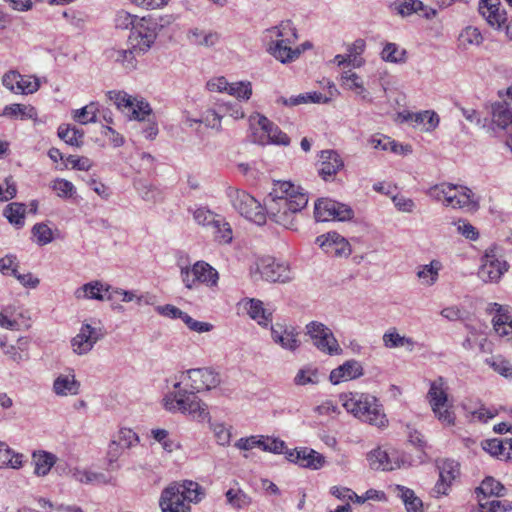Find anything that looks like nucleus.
<instances>
[{
	"label": "nucleus",
	"instance_id": "473e14b6",
	"mask_svg": "<svg viewBox=\"0 0 512 512\" xmlns=\"http://www.w3.org/2000/svg\"><path fill=\"white\" fill-rule=\"evenodd\" d=\"M187 38L194 45L210 48L218 43L220 35L214 31L193 28L188 31Z\"/></svg>",
	"mask_w": 512,
	"mask_h": 512
},
{
	"label": "nucleus",
	"instance_id": "f03ea898",
	"mask_svg": "<svg viewBox=\"0 0 512 512\" xmlns=\"http://www.w3.org/2000/svg\"><path fill=\"white\" fill-rule=\"evenodd\" d=\"M158 33L148 26L140 24L135 27L133 34L128 37V48H110L105 51L106 57L125 71L131 72L137 68V57L145 54L154 44Z\"/></svg>",
	"mask_w": 512,
	"mask_h": 512
},
{
	"label": "nucleus",
	"instance_id": "1a4fd4ad",
	"mask_svg": "<svg viewBox=\"0 0 512 512\" xmlns=\"http://www.w3.org/2000/svg\"><path fill=\"white\" fill-rule=\"evenodd\" d=\"M313 344L321 352L329 355H338L342 351L332 331L321 322L312 321L306 326Z\"/></svg>",
	"mask_w": 512,
	"mask_h": 512
},
{
	"label": "nucleus",
	"instance_id": "4468645a",
	"mask_svg": "<svg viewBox=\"0 0 512 512\" xmlns=\"http://www.w3.org/2000/svg\"><path fill=\"white\" fill-rule=\"evenodd\" d=\"M505 271H507L506 262L498 260L493 249L487 250L482 257L478 277L484 282H496Z\"/></svg>",
	"mask_w": 512,
	"mask_h": 512
},
{
	"label": "nucleus",
	"instance_id": "7c9ffc66",
	"mask_svg": "<svg viewBox=\"0 0 512 512\" xmlns=\"http://www.w3.org/2000/svg\"><path fill=\"white\" fill-rule=\"evenodd\" d=\"M395 492L402 500L407 512H423V502L412 489L396 485Z\"/></svg>",
	"mask_w": 512,
	"mask_h": 512
},
{
	"label": "nucleus",
	"instance_id": "c756f323",
	"mask_svg": "<svg viewBox=\"0 0 512 512\" xmlns=\"http://www.w3.org/2000/svg\"><path fill=\"white\" fill-rule=\"evenodd\" d=\"M80 383L74 375H59L53 383V391L58 396L77 395Z\"/></svg>",
	"mask_w": 512,
	"mask_h": 512
},
{
	"label": "nucleus",
	"instance_id": "423d86ee",
	"mask_svg": "<svg viewBox=\"0 0 512 512\" xmlns=\"http://www.w3.org/2000/svg\"><path fill=\"white\" fill-rule=\"evenodd\" d=\"M426 193L436 201H443L446 207L472 209L476 206L473 192L467 187L441 183L430 187Z\"/></svg>",
	"mask_w": 512,
	"mask_h": 512
},
{
	"label": "nucleus",
	"instance_id": "3c124183",
	"mask_svg": "<svg viewBox=\"0 0 512 512\" xmlns=\"http://www.w3.org/2000/svg\"><path fill=\"white\" fill-rule=\"evenodd\" d=\"M227 503L234 508H244L251 504V497L241 489H229L226 494Z\"/></svg>",
	"mask_w": 512,
	"mask_h": 512
},
{
	"label": "nucleus",
	"instance_id": "58836bf2",
	"mask_svg": "<svg viewBox=\"0 0 512 512\" xmlns=\"http://www.w3.org/2000/svg\"><path fill=\"white\" fill-rule=\"evenodd\" d=\"M22 454L15 453L5 442L0 441V468L19 469L22 467Z\"/></svg>",
	"mask_w": 512,
	"mask_h": 512
},
{
	"label": "nucleus",
	"instance_id": "603ef678",
	"mask_svg": "<svg viewBox=\"0 0 512 512\" xmlns=\"http://www.w3.org/2000/svg\"><path fill=\"white\" fill-rule=\"evenodd\" d=\"M107 96L115 103L119 110L127 113H130L131 108H133V102L136 101L127 93L122 91H109Z\"/></svg>",
	"mask_w": 512,
	"mask_h": 512
},
{
	"label": "nucleus",
	"instance_id": "e433bc0d",
	"mask_svg": "<svg viewBox=\"0 0 512 512\" xmlns=\"http://www.w3.org/2000/svg\"><path fill=\"white\" fill-rule=\"evenodd\" d=\"M494 305L498 307L497 314L492 320L495 332L501 337L512 336V315L503 312L502 306L497 303Z\"/></svg>",
	"mask_w": 512,
	"mask_h": 512
},
{
	"label": "nucleus",
	"instance_id": "4be33fe9",
	"mask_svg": "<svg viewBox=\"0 0 512 512\" xmlns=\"http://www.w3.org/2000/svg\"><path fill=\"white\" fill-rule=\"evenodd\" d=\"M492 121L499 128L506 130V144L512 150V107L507 103H497L492 107Z\"/></svg>",
	"mask_w": 512,
	"mask_h": 512
},
{
	"label": "nucleus",
	"instance_id": "0e129e2a",
	"mask_svg": "<svg viewBox=\"0 0 512 512\" xmlns=\"http://www.w3.org/2000/svg\"><path fill=\"white\" fill-rule=\"evenodd\" d=\"M483 449L485 451H487L492 456L498 457L500 459H504V455H505L504 439L503 440H498V439L486 440L483 443Z\"/></svg>",
	"mask_w": 512,
	"mask_h": 512
},
{
	"label": "nucleus",
	"instance_id": "393cba45",
	"mask_svg": "<svg viewBox=\"0 0 512 512\" xmlns=\"http://www.w3.org/2000/svg\"><path fill=\"white\" fill-rule=\"evenodd\" d=\"M143 24L144 26H148L154 32H157L158 24L151 18H138L135 15H132L126 11H119L115 18V25L120 29H128L131 28L130 34H133L135 31V27Z\"/></svg>",
	"mask_w": 512,
	"mask_h": 512
},
{
	"label": "nucleus",
	"instance_id": "9d476101",
	"mask_svg": "<svg viewBox=\"0 0 512 512\" xmlns=\"http://www.w3.org/2000/svg\"><path fill=\"white\" fill-rule=\"evenodd\" d=\"M353 215V210L348 205L335 200L321 199L315 203L314 217L318 222H324L330 219L346 221L350 220Z\"/></svg>",
	"mask_w": 512,
	"mask_h": 512
},
{
	"label": "nucleus",
	"instance_id": "f257e3e1",
	"mask_svg": "<svg viewBox=\"0 0 512 512\" xmlns=\"http://www.w3.org/2000/svg\"><path fill=\"white\" fill-rule=\"evenodd\" d=\"M308 204V196L290 181H274L272 190L264 198L265 215L287 229H293L295 220Z\"/></svg>",
	"mask_w": 512,
	"mask_h": 512
},
{
	"label": "nucleus",
	"instance_id": "a18cd8bd",
	"mask_svg": "<svg viewBox=\"0 0 512 512\" xmlns=\"http://www.w3.org/2000/svg\"><path fill=\"white\" fill-rule=\"evenodd\" d=\"M301 467L310 469H320L325 463V458L313 449L301 448Z\"/></svg>",
	"mask_w": 512,
	"mask_h": 512
},
{
	"label": "nucleus",
	"instance_id": "37998d69",
	"mask_svg": "<svg viewBox=\"0 0 512 512\" xmlns=\"http://www.w3.org/2000/svg\"><path fill=\"white\" fill-rule=\"evenodd\" d=\"M270 39L291 38L295 42L298 38L295 27L291 21H283L278 26L272 27L266 31Z\"/></svg>",
	"mask_w": 512,
	"mask_h": 512
},
{
	"label": "nucleus",
	"instance_id": "680f3d73",
	"mask_svg": "<svg viewBox=\"0 0 512 512\" xmlns=\"http://www.w3.org/2000/svg\"><path fill=\"white\" fill-rule=\"evenodd\" d=\"M114 438H116L117 443L126 449H129L139 443L138 435L129 428L120 429Z\"/></svg>",
	"mask_w": 512,
	"mask_h": 512
},
{
	"label": "nucleus",
	"instance_id": "338daca9",
	"mask_svg": "<svg viewBox=\"0 0 512 512\" xmlns=\"http://www.w3.org/2000/svg\"><path fill=\"white\" fill-rule=\"evenodd\" d=\"M152 109L148 102L140 100L135 103L133 102V108H131L130 113L131 118L136 120H145V116L150 115Z\"/></svg>",
	"mask_w": 512,
	"mask_h": 512
},
{
	"label": "nucleus",
	"instance_id": "aec40b11",
	"mask_svg": "<svg viewBox=\"0 0 512 512\" xmlns=\"http://www.w3.org/2000/svg\"><path fill=\"white\" fill-rule=\"evenodd\" d=\"M257 119V124L261 130L266 134L267 143L287 146L290 143V138L284 133L277 125L271 122L267 117L257 114L255 117L251 116L250 121L253 122Z\"/></svg>",
	"mask_w": 512,
	"mask_h": 512
},
{
	"label": "nucleus",
	"instance_id": "9b49d317",
	"mask_svg": "<svg viewBox=\"0 0 512 512\" xmlns=\"http://www.w3.org/2000/svg\"><path fill=\"white\" fill-rule=\"evenodd\" d=\"M251 273L254 274L253 271ZM255 273H259L261 278L268 282L285 283L291 279L289 266L276 261L273 257L261 258L257 262Z\"/></svg>",
	"mask_w": 512,
	"mask_h": 512
},
{
	"label": "nucleus",
	"instance_id": "774afa93",
	"mask_svg": "<svg viewBox=\"0 0 512 512\" xmlns=\"http://www.w3.org/2000/svg\"><path fill=\"white\" fill-rule=\"evenodd\" d=\"M493 370L506 378H512V367L507 360L497 358L488 362Z\"/></svg>",
	"mask_w": 512,
	"mask_h": 512
},
{
	"label": "nucleus",
	"instance_id": "6e6d98bb",
	"mask_svg": "<svg viewBox=\"0 0 512 512\" xmlns=\"http://www.w3.org/2000/svg\"><path fill=\"white\" fill-rule=\"evenodd\" d=\"M152 437L162 445V448L167 452H173L180 448V444L173 439L169 438V433L165 429H153L151 431Z\"/></svg>",
	"mask_w": 512,
	"mask_h": 512
},
{
	"label": "nucleus",
	"instance_id": "2eb2a0df",
	"mask_svg": "<svg viewBox=\"0 0 512 512\" xmlns=\"http://www.w3.org/2000/svg\"><path fill=\"white\" fill-rule=\"evenodd\" d=\"M2 84L14 93L32 94L36 92L40 83L34 76L24 77L17 71H8L2 77Z\"/></svg>",
	"mask_w": 512,
	"mask_h": 512
},
{
	"label": "nucleus",
	"instance_id": "052dcab7",
	"mask_svg": "<svg viewBox=\"0 0 512 512\" xmlns=\"http://www.w3.org/2000/svg\"><path fill=\"white\" fill-rule=\"evenodd\" d=\"M260 443L262 444L259 447L263 451L271 452L274 454H282L286 449L285 442L278 438L260 436Z\"/></svg>",
	"mask_w": 512,
	"mask_h": 512
},
{
	"label": "nucleus",
	"instance_id": "5fc2aeb1",
	"mask_svg": "<svg viewBox=\"0 0 512 512\" xmlns=\"http://www.w3.org/2000/svg\"><path fill=\"white\" fill-rule=\"evenodd\" d=\"M329 93L330 96L323 95L319 92H307L298 95L299 104H307V103H328L333 96V92H337V89L334 84L329 85Z\"/></svg>",
	"mask_w": 512,
	"mask_h": 512
},
{
	"label": "nucleus",
	"instance_id": "f8f14e48",
	"mask_svg": "<svg viewBox=\"0 0 512 512\" xmlns=\"http://www.w3.org/2000/svg\"><path fill=\"white\" fill-rule=\"evenodd\" d=\"M104 336L105 331L101 327H94L84 323L79 333L71 340L73 351L78 355L87 354Z\"/></svg>",
	"mask_w": 512,
	"mask_h": 512
},
{
	"label": "nucleus",
	"instance_id": "4d7b16f0",
	"mask_svg": "<svg viewBox=\"0 0 512 512\" xmlns=\"http://www.w3.org/2000/svg\"><path fill=\"white\" fill-rule=\"evenodd\" d=\"M227 93L237 99L248 100L252 95V86L250 82L229 83Z\"/></svg>",
	"mask_w": 512,
	"mask_h": 512
},
{
	"label": "nucleus",
	"instance_id": "b1692460",
	"mask_svg": "<svg viewBox=\"0 0 512 512\" xmlns=\"http://www.w3.org/2000/svg\"><path fill=\"white\" fill-rule=\"evenodd\" d=\"M363 375V367L357 360H348L330 372L329 379L336 385L342 381L356 379Z\"/></svg>",
	"mask_w": 512,
	"mask_h": 512
},
{
	"label": "nucleus",
	"instance_id": "39448f33",
	"mask_svg": "<svg viewBox=\"0 0 512 512\" xmlns=\"http://www.w3.org/2000/svg\"><path fill=\"white\" fill-rule=\"evenodd\" d=\"M180 385V381L176 382L174 388L177 389V391L165 397L166 409L188 413L199 421L209 419L207 405L196 395L198 391L193 389H181Z\"/></svg>",
	"mask_w": 512,
	"mask_h": 512
},
{
	"label": "nucleus",
	"instance_id": "c9c22d12",
	"mask_svg": "<svg viewBox=\"0 0 512 512\" xmlns=\"http://www.w3.org/2000/svg\"><path fill=\"white\" fill-rule=\"evenodd\" d=\"M397 12L402 16H409L419 11H424L423 16L430 19L436 14L434 9H427L420 0H402L396 6Z\"/></svg>",
	"mask_w": 512,
	"mask_h": 512
},
{
	"label": "nucleus",
	"instance_id": "79ce46f5",
	"mask_svg": "<svg viewBox=\"0 0 512 512\" xmlns=\"http://www.w3.org/2000/svg\"><path fill=\"white\" fill-rule=\"evenodd\" d=\"M58 137L64 140L68 145L80 147L83 144L84 132L75 126L62 124L58 128Z\"/></svg>",
	"mask_w": 512,
	"mask_h": 512
},
{
	"label": "nucleus",
	"instance_id": "4c0bfd02",
	"mask_svg": "<svg viewBox=\"0 0 512 512\" xmlns=\"http://www.w3.org/2000/svg\"><path fill=\"white\" fill-rule=\"evenodd\" d=\"M25 214L26 205L19 202L10 203L3 210V215L7 218L9 223L18 229L24 226Z\"/></svg>",
	"mask_w": 512,
	"mask_h": 512
},
{
	"label": "nucleus",
	"instance_id": "bb28decb",
	"mask_svg": "<svg viewBox=\"0 0 512 512\" xmlns=\"http://www.w3.org/2000/svg\"><path fill=\"white\" fill-rule=\"evenodd\" d=\"M248 315L260 326H268L272 322V312L265 309L263 302L255 298H246L242 301Z\"/></svg>",
	"mask_w": 512,
	"mask_h": 512
},
{
	"label": "nucleus",
	"instance_id": "e2e57ef3",
	"mask_svg": "<svg viewBox=\"0 0 512 512\" xmlns=\"http://www.w3.org/2000/svg\"><path fill=\"white\" fill-rule=\"evenodd\" d=\"M73 476L77 481L86 484L93 482L107 484L110 482L103 473L76 470Z\"/></svg>",
	"mask_w": 512,
	"mask_h": 512
},
{
	"label": "nucleus",
	"instance_id": "2f4dec72",
	"mask_svg": "<svg viewBox=\"0 0 512 512\" xmlns=\"http://www.w3.org/2000/svg\"><path fill=\"white\" fill-rule=\"evenodd\" d=\"M193 275L197 282L209 286H215L219 279L217 270L204 261H198L193 265Z\"/></svg>",
	"mask_w": 512,
	"mask_h": 512
},
{
	"label": "nucleus",
	"instance_id": "c85d7f7f",
	"mask_svg": "<svg viewBox=\"0 0 512 512\" xmlns=\"http://www.w3.org/2000/svg\"><path fill=\"white\" fill-rule=\"evenodd\" d=\"M382 339L384 346L389 349L405 347L407 351L412 352L416 345L413 338L401 336L396 328L386 331Z\"/></svg>",
	"mask_w": 512,
	"mask_h": 512
},
{
	"label": "nucleus",
	"instance_id": "20e7f679",
	"mask_svg": "<svg viewBox=\"0 0 512 512\" xmlns=\"http://www.w3.org/2000/svg\"><path fill=\"white\" fill-rule=\"evenodd\" d=\"M343 406L355 417L379 428L385 427L388 422L382 406L372 395L351 393L350 397L344 400Z\"/></svg>",
	"mask_w": 512,
	"mask_h": 512
},
{
	"label": "nucleus",
	"instance_id": "09e8293b",
	"mask_svg": "<svg viewBox=\"0 0 512 512\" xmlns=\"http://www.w3.org/2000/svg\"><path fill=\"white\" fill-rule=\"evenodd\" d=\"M459 45L467 49L470 45H480L483 37L478 28L468 26L462 30L458 38Z\"/></svg>",
	"mask_w": 512,
	"mask_h": 512
},
{
	"label": "nucleus",
	"instance_id": "a878e982",
	"mask_svg": "<svg viewBox=\"0 0 512 512\" xmlns=\"http://www.w3.org/2000/svg\"><path fill=\"white\" fill-rule=\"evenodd\" d=\"M321 167L319 174L324 180L333 177L344 166L342 159L333 150H324L320 154Z\"/></svg>",
	"mask_w": 512,
	"mask_h": 512
},
{
	"label": "nucleus",
	"instance_id": "0eeeda50",
	"mask_svg": "<svg viewBox=\"0 0 512 512\" xmlns=\"http://www.w3.org/2000/svg\"><path fill=\"white\" fill-rule=\"evenodd\" d=\"M228 195L232 206L241 216L258 225L266 222L265 205H261L246 191L230 189Z\"/></svg>",
	"mask_w": 512,
	"mask_h": 512
},
{
	"label": "nucleus",
	"instance_id": "ddd939ff",
	"mask_svg": "<svg viewBox=\"0 0 512 512\" xmlns=\"http://www.w3.org/2000/svg\"><path fill=\"white\" fill-rule=\"evenodd\" d=\"M190 388L195 391H205L216 388L221 383L219 373L211 368H194L187 370Z\"/></svg>",
	"mask_w": 512,
	"mask_h": 512
},
{
	"label": "nucleus",
	"instance_id": "ea45409f",
	"mask_svg": "<svg viewBox=\"0 0 512 512\" xmlns=\"http://www.w3.org/2000/svg\"><path fill=\"white\" fill-rule=\"evenodd\" d=\"M226 115L233 119H241L244 117V112L241 105L236 101L218 104L217 109L212 111L214 121L219 122Z\"/></svg>",
	"mask_w": 512,
	"mask_h": 512
},
{
	"label": "nucleus",
	"instance_id": "cd10ccee",
	"mask_svg": "<svg viewBox=\"0 0 512 512\" xmlns=\"http://www.w3.org/2000/svg\"><path fill=\"white\" fill-rule=\"evenodd\" d=\"M111 289L110 285H105L100 281H92L79 287L75 291V297L77 299L86 298L102 301L107 298Z\"/></svg>",
	"mask_w": 512,
	"mask_h": 512
},
{
	"label": "nucleus",
	"instance_id": "bf43d9fd",
	"mask_svg": "<svg viewBox=\"0 0 512 512\" xmlns=\"http://www.w3.org/2000/svg\"><path fill=\"white\" fill-rule=\"evenodd\" d=\"M32 234L40 246L47 245L53 241L52 230L45 223H37L32 228Z\"/></svg>",
	"mask_w": 512,
	"mask_h": 512
},
{
	"label": "nucleus",
	"instance_id": "6e6552de",
	"mask_svg": "<svg viewBox=\"0 0 512 512\" xmlns=\"http://www.w3.org/2000/svg\"><path fill=\"white\" fill-rule=\"evenodd\" d=\"M429 403L435 416L447 425H453L455 416L448 409V394L445 380L442 377L437 378L430 384L428 391Z\"/></svg>",
	"mask_w": 512,
	"mask_h": 512
},
{
	"label": "nucleus",
	"instance_id": "864d4df0",
	"mask_svg": "<svg viewBox=\"0 0 512 512\" xmlns=\"http://www.w3.org/2000/svg\"><path fill=\"white\" fill-rule=\"evenodd\" d=\"M318 370L311 366L301 368L295 378L294 383L298 386H304L307 384H317L319 382Z\"/></svg>",
	"mask_w": 512,
	"mask_h": 512
},
{
	"label": "nucleus",
	"instance_id": "7ed1b4c3",
	"mask_svg": "<svg viewBox=\"0 0 512 512\" xmlns=\"http://www.w3.org/2000/svg\"><path fill=\"white\" fill-rule=\"evenodd\" d=\"M204 496L205 491L197 482L185 480L182 484L172 483L166 487L159 505L162 512H190L191 508L185 501L198 503Z\"/></svg>",
	"mask_w": 512,
	"mask_h": 512
},
{
	"label": "nucleus",
	"instance_id": "a211bd4d",
	"mask_svg": "<svg viewBox=\"0 0 512 512\" xmlns=\"http://www.w3.org/2000/svg\"><path fill=\"white\" fill-rule=\"evenodd\" d=\"M271 337L273 341L279 344L283 349L296 351L300 346L298 333L292 326L276 323L271 326Z\"/></svg>",
	"mask_w": 512,
	"mask_h": 512
},
{
	"label": "nucleus",
	"instance_id": "412c9836",
	"mask_svg": "<svg viewBox=\"0 0 512 512\" xmlns=\"http://www.w3.org/2000/svg\"><path fill=\"white\" fill-rule=\"evenodd\" d=\"M479 12L492 27L501 28L507 22L505 10H500V0H480Z\"/></svg>",
	"mask_w": 512,
	"mask_h": 512
},
{
	"label": "nucleus",
	"instance_id": "f704fd0d",
	"mask_svg": "<svg viewBox=\"0 0 512 512\" xmlns=\"http://www.w3.org/2000/svg\"><path fill=\"white\" fill-rule=\"evenodd\" d=\"M193 218L199 225L212 227L213 229L221 231V225H223L222 217L206 207H198L193 210Z\"/></svg>",
	"mask_w": 512,
	"mask_h": 512
},
{
	"label": "nucleus",
	"instance_id": "a19ab883",
	"mask_svg": "<svg viewBox=\"0 0 512 512\" xmlns=\"http://www.w3.org/2000/svg\"><path fill=\"white\" fill-rule=\"evenodd\" d=\"M2 116L9 118L33 119L37 116L36 109L31 105L11 104L4 107Z\"/></svg>",
	"mask_w": 512,
	"mask_h": 512
},
{
	"label": "nucleus",
	"instance_id": "dca6fc26",
	"mask_svg": "<svg viewBox=\"0 0 512 512\" xmlns=\"http://www.w3.org/2000/svg\"><path fill=\"white\" fill-rule=\"evenodd\" d=\"M439 479L434 486V493L437 496L447 495L452 482L459 477L460 469L459 463L446 459L438 464Z\"/></svg>",
	"mask_w": 512,
	"mask_h": 512
},
{
	"label": "nucleus",
	"instance_id": "c03bdc74",
	"mask_svg": "<svg viewBox=\"0 0 512 512\" xmlns=\"http://www.w3.org/2000/svg\"><path fill=\"white\" fill-rule=\"evenodd\" d=\"M505 487L493 477H486L481 485L476 488L475 493L477 495L483 494L486 496H497L502 497L505 495Z\"/></svg>",
	"mask_w": 512,
	"mask_h": 512
},
{
	"label": "nucleus",
	"instance_id": "8fccbe9b",
	"mask_svg": "<svg viewBox=\"0 0 512 512\" xmlns=\"http://www.w3.org/2000/svg\"><path fill=\"white\" fill-rule=\"evenodd\" d=\"M381 57L386 62L403 63L406 60V50L400 49L395 43H387L381 52Z\"/></svg>",
	"mask_w": 512,
	"mask_h": 512
},
{
	"label": "nucleus",
	"instance_id": "72a5a7b5",
	"mask_svg": "<svg viewBox=\"0 0 512 512\" xmlns=\"http://www.w3.org/2000/svg\"><path fill=\"white\" fill-rule=\"evenodd\" d=\"M35 465L34 473L38 476H45L56 463V456L47 451H35L32 454Z\"/></svg>",
	"mask_w": 512,
	"mask_h": 512
},
{
	"label": "nucleus",
	"instance_id": "49530a36",
	"mask_svg": "<svg viewBox=\"0 0 512 512\" xmlns=\"http://www.w3.org/2000/svg\"><path fill=\"white\" fill-rule=\"evenodd\" d=\"M440 268L441 263L437 260H433L428 265L420 266L417 276L424 284L431 286L437 281Z\"/></svg>",
	"mask_w": 512,
	"mask_h": 512
},
{
	"label": "nucleus",
	"instance_id": "13d9d810",
	"mask_svg": "<svg viewBox=\"0 0 512 512\" xmlns=\"http://www.w3.org/2000/svg\"><path fill=\"white\" fill-rule=\"evenodd\" d=\"M0 346L3 349L4 354L17 364L28 359V353L25 352V346L7 345L4 341H0Z\"/></svg>",
	"mask_w": 512,
	"mask_h": 512
},
{
	"label": "nucleus",
	"instance_id": "69168bd1",
	"mask_svg": "<svg viewBox=\"0 0 512 512\" xmlns=\"http://www.w3.org/2000/svg\"><path fill=\"white\" fill-rule=\"evenodd\" d=\"M182 321L187 325V327L194 332L204 333L209 332L213 329V325L208 322H201L193 319L186 312L182 318Z\"/></svg>",
	"mask_w": 512,
	"mask_h": 512
},
{
	"label": "nucleus",
	"instance_id": "f3484780",
	"mask_svg": "<svg viewBox=\"0 0 512 512\" xmlns=\"http://www.w3.org/2000/svg\"><path fill=\"white\" fill-rule=\"evenodd\" d=\"M316 242L327 253L336 257H348L351 254L349 242L336 232L318 236Z\"/></svg>",
	"mask_w": 512,
	"mask_h": 512
},
{
	"label": "nucleus",
	"instance_id": "6ab92c4d",
	"mask_svg": "<svg viewBox=\"0 0 512 512\" xmlns=\"http://www.w3.org/2000/svg\"><path fill=\"white\" fill-rule=\"evenodd\" d=\"M367 459L374 470L391 471L400 467L402 462L396 452L389 454L387 451L377 448L371 451Z\"/></svg>",
	"mask_w": 512,
	"mask_h": 512
},
{
	"label": "nucleus",
	"instance_id": "de8ad7c7",
	"mask_svg": "<svg viewBox=\"0 0 512 512\" xmlns=\"http://www.w3.org/2000/svg\"><path fill=\"white\" fill-rule=\"evenodd\" d=\"M98 106L97 102H90L81 109L76 110L73 114L74 120L83 125L97 122Z\"/></svg>",
	"mask_w": 512,
	"mask_h": 512
},
{
	"label": "nucleus",
	"instance_id": "5701e85b",
	"mask_svg": "<svg viewBox=\"0 0 512 512\" xmlns=\"http://www.w3.org/2000/svg\"><path fill=\"white\" fill-rule=\"evenodd\" d=\"M293 43L291 38L270 39L268 52L282 63H287L296 59L300 53V48L291 49L289 44Z\"/></svg>",
	"mask_w": 512,
	"mask_h": 512
}]
</instances>
